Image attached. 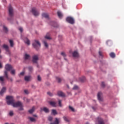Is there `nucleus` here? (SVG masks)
I'll return each instance as SVG.
<instances>
[{
  "label": "nucleus",
  "mask_w": 124,
  "mask_h": 124,
  "mask_svg": "<svg viewBox=\"0 0 124 124\" xmlns=\"http://www.w3.org/2000/svg\"><path fill=\"white\" fill-rule=\"evenodd\" d=\"M6 99L7 100V104H8V105H12V106L15 108L21 107L23 104V103L21 101L15 102L14 97L12 96H7Z\"/></svg>",
  "instance_id": "f257e3e1"
},
{
  "label": "nucleus",
  "mask_w": 124,
  "mask_h": 124,
  "mask_svg": "<svg viewBox=\"0 0 124 124\" xmlns=\"http://www.w3.org/2000/svg\"><path fill=\"white\" fill-rule=\"evenodd\" d=\"M33 117H36V115H33Z\"/></svg>",
  "instance_id": "bf43d9fd"
},
{
  "label": "nucleus",
  "mask_w": 124,
  "mask_h": 124,
  "mask_svg": "<svg viewBox=\"0 0 124 124\" xmlns=\"http://www.w3.org/2000/svg\"><path fill=\"white\" fill-rule=\"evenodd\" d=\"M63 119L64 120V121H65L66 122H69V120H68V119H67V117L64 116L63 117Z\"/></svg>",
  "instance_id": "e433bc0d"
},
{
  "label": "nucleus",
  "mask_w": 124,
  "mask_h": 124,
  "mask_svg": "<svg viewBox=\"0 0 124 124\" xmlns=\"http://www.w3.org/2000/svg\"><path fill=\"white\" fill-rule=\"evenodd\" d=\"M25 75L24 72H22L20 73V75H21V76H23V75Z\"/></svg>",
  "instance_id": "49530a36"
},
{
  "label": "nucleus",
  "mask_w": 124,
  "mask_h": 124,
  "mask_svg": "<svg viewBox=\"0 0 124 124\" xmlns=\"http://www.w3.org/2000/svg\"><path fill=\"white\" fill-rule=\"evenodd\" d=\"M86 124H89V123H87Z\"/></svg>",
  "instance_id": "e2e57ef3"
},
{
  "label": "nucleus",
  "mask_w": 124,
  "mask_h": 124,
  "mask_svg": "<svg viewBox=\"0 0 124 124\" xmlns=\"http://www.w3.org/2000/svg\"><path fill=\"white\" fill-rule=\"evenodd\" d=\"M43 42L45 46V47H46V48H48V43H47V41L46 40H44L43 41Z\"/></svg>",
  "instance_id": "b1692460"
},
{
  "label": "nucleus",
  "mask_w": 124,
  "mask_h": 124,
  "mask_svg": "<svg viewBox=\"0 0 124 124\" xmlns=\"http://www.w3.org/2000/svg\"><path fill=\"white\" fill-rule=\"evenodd\" d=\"M3 31H5V32H6V33H7L8 32V29L5 26H3Z\"/></svg>",
  "instance_id": "7c9ffc66"
},
{
  "label": "nucleus",
  "mask_w": 124,
  "mask_h": 124,
  "mask_svg": "<svg viewBox=\"0 0 124 124\" xmlns=\"http://www.w3.org/2000/svg\"><path fill=\"white\" fill-rule=\"evenodd\" d=\"M9 15L10 17H12L13 16V8L10 5L9 7Z\"/></svg>",
  "instance_id": "0eeeda50"
},
{
  "label": "nucleus",
  "mask_w": 124,
  "mask_h": 124,
  "mask_svg": "<svg viewBox=\"0 0 124 124\" xmlns=\"http://www.w3.org/2000/svg\"><path fill=\"white\" fill-rule=\"evenodd\" d=\"M61 55H62V56L64 57H66V55H65V53L64 52H62Z\"/></svg>",
  "instance_id": "c03bdc74"
},
{
  "label": "nucleus",
  "mask_w": 124,
  "mask_h": 124,
  "mask_svg": "<svg viewBox=\"0 0 124 124\" xmlns=\"http://www.w3.org/2000/svg\"><path fill=\"white\" fill-rule=\"evenodd\" d=\"M101 87L102 88H104L105 87V83H104V82H102Z\"/></svg>",
  "instance_id": "79ce46f5"
},
{
  "label": "nucleus",
  "mask_w": 124,
  "mask_h": 124,
  "mask_svg": "<svg viewBox=\"0 0 124 124\" xmlns=\"http://www.w3.org/2000/svg\"><path fill=\"white\" fill-rule=\"evenodd\" d=\"M19 107L20 108L18 109L19 111H23V110H24V108H23V107H24V105H23V104H22V106Z\"/></svg>",
  "instance_id": "f704fd0d"
},
{
  "label": "nucleus",
  "mask_w": 124,
  "mask_h": 124,
  "mask_svg": "<svg viewBox=\"0 0 124 124\" xmlns=\"http://www.w3.org/2000/svg\"><path fill=\"white\" fill-rule=\"evenodd\" d=\"M9 43L10 44L11 47H13L14 46V43H13V41L12 40H9Z\"/></svg>",
  "instance_id": "c756f323"
},
{
  "label": "nucleus",
  "mask_w": 124,
  "mask_h": 124,
  "mask_svg": "<svg viewBox=\"0 0 124 124\" xmlns=\"http://www.w3.org/2000/svg\"><path fill=\"white\" fill-rule=\"evenodd\" d=\"M58 104H59L60 107H62V100H58Z\"/></svg>",
  "instance_id": "c9c22d12"
},
{
  "label": "nucleus",
  "mask_w": 124,
  "mask_h": 124,
  "mask_svg": "<svg viewBox=\"0 0 124 124\" xmlns=\"http://www.w3.org/2000/svg\"><path fill=\"white\" fill-rule=\"evenodd\" d=\"M64 60H66V59L64 58Z\"/></svg>",
  "instance_id": "680f3d73"
},
{
  "label": "nucleus",
  "mask_w": 124,
  "mask_h": 124,
  "mask_svg": "<svg viewBox=\"0 0 124 124\" xmlns=\"http://www.w3.org/2000/svg\"><path fill=\"white\" fill-rule=\"evenodd\" d=\"M66 21H67L68 23H69V24H74V19H73L72 17H67L66 19Z\"/></svg>",
  "instance_id": "423d86ee"
},
{
  "label": "nucleus",
  "mask_w": 124,
  "mask_h": 124,
  "mask_svg": "<svg viewBox=\"0 0 124 124\" xmlns=\"http://www.w3.org/2000/svg\"><path fill=\"white\" fill-rule=\"evenodd\" d=\"M73 57L74 58H78L79 57V53L77 51H74L72 53Z\"/></svg>",
  "instance_id": "9d476101"
},
{
  "label": "nucleus",
  "mask_w": 124,
  "mask_h": 124,
  "mask_svg": "<svg viewBox=\"0 0 124 124\" xmlns=\"http://www.w3.org/2000/svg\"><path fill=\"white\" fill-rule=\"evenodd\" d=\"M96 123L97 124H105V122H104V120L103 119L98 117L96 120Z\"/></svg>",
  "instance_id": "39448f33"
},
{
  "label": "nucleus",
  "mask_w": 124,
  "mask_h": 124,
  "mask_svg": "<svg viewBox=\"0 0 124 124\" xmlns=\"http://www.w3.org/2000/svg\"><path fill=\"white\" fill-rule=\"evenodd\" d=\"M10 71L12 75H15V73H16V70L15 69L13 68Z\"/></svg>",
  "instance_id": "412c9836"
},
{
  "label": "nucleus",
  "mask_w": 124,
  "mask_h": 124,
  "mask_svg": "<svg viewBox=\"0 0 124 124\" xmlns=\"http://www.w3.org/2000/svg\"><path fill=\"white\" fill-rule=\"evenodd\" d=\"M48 121H49L50 122H52V121H53V117L49 116L48 118Z\"/></svg>",
  "instance_id": "ea45409f"
},
{
  "label": "nucleus",
  "mask_w": 124,
  "mask_h": 124,
  "mask_svg": "<svg viewBox=\"0 0 124 124\" xmlns=\"http://www.w3.org/2000/svg\"><path fill=\"white\" fill-rule=\"evenodd\" d=\"M28 69H29V71H30V72H32V71L33 70V68H32V67H31V66H29L28 67Z\"/></svg>",
  "instance_id": "2f4dec72"
},
{
  "label": "nucleus",
  "mask_w": 124,
  "mask_h": 124,
  "mask_svg": "<svg viewBox=\"0 0 124 124\" xmlns=\"http://www.w3.org/2000/svg\"><path fill=\"white\" fill-rule=\"evenodd\" d=\"M16 82H20V81L19 80H17Z\"/></svg>",
  "instance_id": "052dcab7"
},
{
  "label": "nucleus",
  "mask_w": 124,
  "mask_h": 124,
  "mask_svg": "<svg viewBox=\"0 0 124 124\" xmlns=\"http://www.w3.org/2000/svg\"><path fill=\"white\" fill-rule=\"evenodd\" d=\"M32 46L34 48H35V49H36V50H38V47H40L41 45L40 44L39 41L37 40H35L34 42L32 44Z\"/></svg>",
  "instance_id": "7ed1b4c3"
},
{
  "label": "nucleus",
  "mask_w": 124,
  "mask_h": 124,
  "mask_svg": "<svg viewBox=\"0 0 124 124\" xmlns=\"http://www.w3.org/2000/svg\"><path fill=\"white\" fill-rule=\"evenodd\" d=\"M56 80L58 81V83L62 82V79L59 77H56Z\"/></svg>",
  "instance_id": "473e14b6"
},
{
  "label": "nucleus",
  "mask_w": 124,
  "mask_h": 124,
  "mask_svg": "<svg viewBox=\"0 0 124 124\" xmlns=\"http://www.w3.org/2000/svg\"><path fill=\"white\" fill-rule=\"evenodd\" d=\"M26 101L27 102H30V100L29 99L26 98Z\"/></svg>",
  "instance_id": "5fc2aeb1"
},
{
  "label": "nucleus",
  "mask_w": 124,
  "mask_h": 124,
  "mask_svg": "<svg viewBox=\"0 0 124 124\" xmlns=\"http://www.w3.org/2000/svg\"><path fill=\"white\" fill-rule=\"evenodd\" d=\"M19 31H20V32H23V28L21 27H20L19 28Z\"/></svg>",
  "instance_id": "a18cd8bd"
},
{
  "label": "nucleus",
  "mask_w": 124,
  "mask_h": 124,
  "mask_svg": "<svg viewBox=\"0 0 124 124\" xmlns=\"http://www.w3.org/2000/svg\"><path fill=\"white\" fill-rule=\"evenodd\" d=\"M31 76H25L24 78V80L25 81H27V82H29V81H31Z\"/></svg>",
  "instance_id": "9b49d317"
},
{
  "label": "nucleus",
  "mask_w": 124,
  "mask_h": 124,
  "mask_svg": "<svg viewBox=\"0 0 124 124\" xmlns=\"http://www.w3.org/2000/svg\"><path fill=\"white\" fill-rule=\"evenodd\" d=\"M25 43H26V44H27V45H30V44H31L30 40L27 39V38H26V39L25 40Z\"/></svg>",
  "instance_id": "4be33fe9"
},
{
  "label": "nucleus",
  "mask_w": 124,
  "mask_h": 124,
  "mask_svg": "<svg viewBox=\"0 0 124 124\" xmlns=\"http://www.w3.org/2000/svg\"><path fill=\"white\" fill-rule=\"evenodd\" d=\"M78 89H79V87L77 85H75L73 87V90H78Z\"/></svg>",
  "instance_id": "58836bf2"
},
{
  "label": "nucleus",
  "mask_w": 124,
  "mask_h": 124,
  "mask_svg": "<svg viewBox=\"0 0 124 124\" xmlns=\"http://www.w3.org/2000/svg\"><path fill=\"white\" fill-rule=\"evenodd\" d=\"M9 79L11 82H13V79L12 78H9V79H7V80H9Z\"/></svg>",
  "instance_id": "603ef678"
},
{
  "label": "nucleus",
  "mask_w": 124,
  "mask_h": 124,
  "mask_svg": "<svg viewBox=\"0 0 124 124\" xmlns=\"http://www.w3.org/2000/svg\"><path fill=\"white\" fill-rule=\"evenodd\" d=\"M5 68L6 69V71L4 72V77H5L6 79H9V77H8V71H10V70H11L13 68V67L9 64H7L5 65Z\"/></svg>",
  "instance_id": "f03ea898"
},
{
  "label": "nucleus",
  "mask_w": 124,
  "mask_h": 124,
  "mask_svg": "<svg viewBox=\"0 0 124 124\" xmlns=\"http://www.w3.org/2000/svg\"><path fill=\"white\" fill-rule=\"evenodd\" d=\"M24 58H25V60H30V59H31V56L26 53L24 55Z\"/></svg>",
  "instance_id": "dca6fc26"
},
{
  "label": "nucleus",
  "mask_w": 124,
  "mask_h": 124,
  "mask_svg": "<svg viewBox=\"0 0 124 124\" xmlns=\"http://www.w3.org/2000/svg\"><path fill=\"white\" fill-rule=\"evenodd\" d=\"M5 91H6V88L3 87L0 92V95H2V94H3V93H5Z\"/></svg>",
  "instance_id": "4468645a"
},
{
  "label": "nucleus",
  "mask_w": 124,
  "mask_h": 124,
  "mask_svg": "<svg viewBox=\"0 0 124 124\" xmlns=\"http://www.w3.org/2000/svg\"><path fill=\"white\" fill-rule=\"evenodd\" d=\"M80 82H84L86 80V78L85 77H82V78H79Z\"/></svg>",
  "instance_id": "393cba45"
},
{
  "label": "nucleus",
  "mask_w": 124,
  "mask_h": 124,
  "mask_svg": "<svg viewBox=\"0 0 124 124\" xmlns=\"http://www.w3.org/2000/svg\"><path fill=\"white\" fill-rule=\"evenodd\" d=\"M42 17L46 18V19H49V15L46 13H43L42 15Z\"/></svg>",
  "instance_id": "2eb2a0df"
},
{
  "label": "nucleus",
  "mask_w": 124,
  "mask_h": 124,
  "mask_svg": "<svg viewBox=\"0 0 124 124\" xmlns=\"http://www.w3.org/2000/svg\"><path fill=\"white\" fill-rule=\"evenodd\" d=\"M99 55L101 57H102V52H101V51H99Z\"/></svg>",
  "instance_id": "3c124183"
},
{
  "label": "nucleus",
  "mask_w": 124,
  "mask_h": 124,
  "mask_svg": "<svg viewBox=\"0 0 124 124\" xmlns=\"http://www.w3.org/2000/svg\"><path fill=\"white\" fill-rule=\"evenodd\" d=\"M29 120H30V121L31 122H36V120L34 118L29 117Z\"/></svg>",
  "instance_id": "5701e85b"
},
{
  "label": "nucleus",
  "mask_w": 124,
  "mask_h": 124,
  "mask_svg": "<svg viewBox=\"0 0 124 124\" xmlns=\"http://www.w3.org/2000/svg\"><path fill=\"white\" fill-rule=\"evenodd\" d=\"M24 93L26 94H29V91L28 90H24Z\"/></svg>",
  "instance_id": "de8ad7c7"
},
{
  "label": "nucleus",
  "mask_w": 124,
  "mask_h": 124,
  "mask_svg": "<svg viewBox=\"0 0 124 124\" xmlns=\"http://www.w3.org/2000/svg\"><path fill=\"white\" fill-rule=\"evenodd\" d=\"M52 114H53V115H57V110H56L55 109L52 110Z\"/></svg>",
  "instance_id": "72a5a7b5"
},
{
  "label": "nucleus",
  "mask_w": 124,
  "mask_h": 124,
  "mask_svg": "<svg viewBox=\"0 0 124 124\" xmlns=\"http://www.w3.org/2000/svg\"><path fill=\"white\" fill-rule=\"evenodd\" d=\"M3 47L4 48V49H5L6 52H8V46L6 45H3Z\"/></svg>",
  "instance_id": "cd10ccee"
},
{
  "label": "nucleus",
  "mask_w": 124,
  "mask_h": 124,
  "mask_svg": "<svg viewBox=\"0 0 124 124\" xmlns=\"http://www.w3.org/2000/svg\"><path fill=\"white\" fill-rule=\"evenodd\" d=\"M0 68H2V65L1 64V63L0 62Z\"/></svg>",
  "instance_id": "864d4df0"
},
{
  "label": "nucleus",
  "mask_w": 124,
  "mask_h": 124,
  "mask_svg": "<svg viewBox=\"0 0 124 124\" xmlns=\"http://www.w3.org/2000/svg\"><path fill=\"white\" fill-rule=\"evenodd\" d=\"M37 80L39 82H40V81H41V77H40V76H38V77H37Z\"/></svg>",
  "instance_id": "a19ab883"
},
{
  "label": "nucleus",
  "mask_w": 124,
  "mask_h": 124,
  "mask_svg": "<svg viewBox=\"0 0 124 124\" xmlns=\"http://www.w3.org/2000/svg\"><path fill=\"white\" fill-rule=\"evenodd\" d=\"M92 109H93V110H95L94 108L93 107H92Z\"/></svg>",
  "instance_id": "4d7b16f0"
},
{
  "label": "nucleus",
  "mask_w": 124,
  "mask_h": 124,
  "mask_svg": "<svg viewBox=\"0 0 124 124\" xmlns=\"http://www.w3.org/2000/svg\"><path fill=\"white\" fill-rule=\"evenodd\" d=\"M101 95H102V93L101 92H99L97 94V97H98V100L99 101H103V98L101 97Z\"/></svg>",
  "instance_id": "1a4fd4ad"
},
{
  "label": "nucleus",
  "mask_w": 124,
  "mask_h": 124,
  "mask_svg": "<svg viewBox=\"0 0 124 124\" xmlns=\"http://www.w3.org/2000/svg\"><path fill=\"white\" fill-rule=\"evenodd\" d=\"M0 53H1V50L0 49Z\"/></svg>",
  "instance_id": "13d9d810"
},
{
  "label": "nucleus",
  "mask_w": 124,
  "mask_h": 124,
  "mask_svg": "<svg viewBox=\"0 0 124 124\" xmlns=\"http://www.w3.org/2000/svg\"><path fill=\"white\" fill-rule=\"evenodd\" d=\"M50 34L49 33H47L46 35L45 36V38L46 39H51V38H50Z\"/></svg>",
  "instance_id": "bb28decb"
},
{
  "label": "nucleus",
  "mask_w": 124,
  "mask_h": 124,
  "mask_svg": "<svg viewBox=\"0 0 124 124\" xmlns=\"http://www.w3.org/2000/svg\"><path fill=\"white\" fill-rule=\"evenodd\" d=\"M49 104L53 106V107H56V102H50Z\"/></svg>",
  "instance_id": "c85d7f7f"
},
{
  "label": "nucleus",
  "mask_w": 124,
  "mask_h": 124,
  "mask_svg": "<svg viewBox=\"0 0 124 124\" xmlns=\"http://www.w3.org/2000/svg\"><path fill=\"white\" fill-rule=\"evenodd\" d=\"M59 121H60V119L56 118L55 121L53 123H51L50 124H60V122Z\"/></svg>",
  "instance_id": "ddd939ff"
},
{
  "label": "nucleus",
  "mask_w": 124,
  "mask_h": 124,
  "mask_svg": "<svg viewBox=\"0 0 124 124\" xmlns=\"http://www.w3.org/2000/svg\"><path fill=\"white\" fill-rule=\"evenodd\" d=\"M0 81L1 82V85H4V78H3V77H0Z\"/></svg>",
  "instance_id": "f3484780"
},
{
  "label": "nucleus",
  "mask_w": 124,
  "mask_h": 124,
  "mask_svg": "<svg viewBox=\"0 0 124 124\" xmlns=\"http://www.w3.org/2000/svg\"><path fill=\"white\" fill-rule=\"evenodd\" d=\"M58 95H59V96H62V97L65 96L64 93H62V91L58 92Z\"/></svg>",
  "instance_id": "f8f14e48"
},
{
  "label": "nucleus",
  "mask_w": 124,
  "mask_h": 124,
  "mask_svg": "<svg viewBox=\"0 0 124 124\" xmlns=\"http://www.w3.org/2000/svg\"><path fill=\"white\" fill-rule=\"evenodd\" d=\"M43 110L45 113H49V108H48L46 107L44 108Z\"/></svg>",
  "instance_id": "6ab92c4d"
},
{
  "label": "nucleus",
  "mask_w": 124,
  "mask_h": 124,
  "mask_svg": "<svg viewBox=\"0 0 124 124\" xmlns=\"http://www.w3.org/2000/svg\"><path fill=\"white\" fill-rule=\"evenodd\" d=\"M35 109V108H34V107H33L31 109H30L28 111L29 113H30V114H32V113H33V112H34Z\"/></svg>",
  "instance_id": "aec40b11"
},
{
  "label": "nucleus",
  "mask_w": 124,
  "mask_h": 124,
  "mask_svg": "<svg viewBox=\"0 0 124 124\" xmlns=\"http://www.w3.org/2000/svg\"><path fill=\"white\" fill-rule=\"evenodd\" d=\"M69 109H70V110H71V111H72V112H74V108L73 107H72L71 106L69 107Z\"/></svg>",
  "instance_id": "4c0bfd02"
},
{
  "label": "nucleus",
  "mask_w": 124,
  "mask_h": 124,
  "mask_svg": "<svg viewBox=\"0 0 124 124\" xmlns=\"http://www.w3.org/2000/svg\"><path fill=\"white\" fill-rule=\"evenodd\" d=\"M110 57L111 58H114L116 57V54L114 52H111L109 54Z\"/></svg>",
  "instance_id": "a878e982"
},
{
  "label": "nucleus",
  "mask_w": 124,
  "mask_h": 124,
  "mask_svg": "<svg viewBox=\"0 0 124 124\" xmlns=\"http://www.w3.org/2000/svg\"><path fill=\"white\" fill-rule=\"evenodd\" d=\"M31 12L34 16H38L39 15V12L35 8H32Z\"/></svg>",
  "instance_id": "20e7f679"
},
{
  "label": "nucleus",
  "mask_w": 124,
  "mask_h": 124,
  "mask_svg": "<svg viewBox=\"0 0 124 124\" xmlns=\"http://www.w3.org/2000/svg\"><path fill=\"white\" fill-rule=\"evenodd\" d=\"M47 94L50 96H53V93L51 92H47Z\"/></svg>",
  "instance_id": "37998d69"
},
{
  "label": "nucleus",
  "mask_w": 124,
  "mask_h": 124,
  "mask_svg": "<svg viewBox=\"0 0 124 124\" xmlns=\"http://www.w3.org/2000/svg\"><path fill=\"white\" fill-rule=\"evenodd\" d=\"M38 61V56L34 55L32 57V62L34 63H36Z\"/></svg>",
  "instance_id": "6e6552de"
},
{
  "label": "nucleus",
  "mask_w": 124,
  "mask_h": 124,
  "mask_svg": "<svg viewBox=\"0 0 124 124\" xmlns=\"http://www.w3.org/2000/svg\"><path fill=\"white\" fill-rule=\"evenodd\" d=\"M52 23H53V24L52 25V26L53 27H56V26H55V25H56L57 23H56V22H52Z\"/></svg>",
  "instance_id": "8fccbe9b"
},
{
  "label": "nucleus",
  "mask_w": 124,
  "mask_h": 124,
  "mask_svg": "<svg viewBox=\"0 0 124 124\" xmlns=\"http://www.w3.org/2000/svg\"><path fill=\"white\" fill-rule=\"evenodd\" d=\"M57 14H58V17L60 18V19H62V12H57Z\"/></svg>",
  "instance_id": "a211bd4d"
},
{
  "label": "nucleus",
  "mask_w": 124,
  "mask_h": 124,
  "mask_svg": "<svg viewBox=\"0 0 124 124\" xmlns=\"http://www.w3.org/2000/svg\"><path fill=\"white\" fill-rule=\"evenodd\" d=\"M0 59H2V56L0 54Z\"/></svg>",
  "instance_id": "6e6d98bb"
},
{
  "label": "nucleus",
  "mask_w": 124,
  "mask_h": 124,
  "mask_svg": "<svg viewBox=\"0 0 124 124\" xmlns=\"http://www.w3.org/2000/svg\"><path fill=\"white\" fill-rule=\"evenodd\" d=\"M10 116H13V111H10L9 112Z\"/></svg>",
  "instance_id": "09e8293b"
}]
</instances>
